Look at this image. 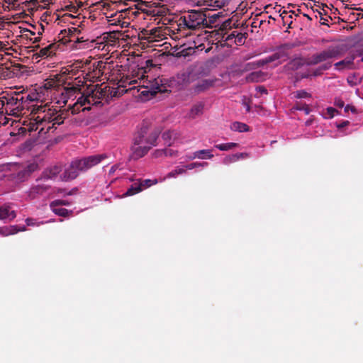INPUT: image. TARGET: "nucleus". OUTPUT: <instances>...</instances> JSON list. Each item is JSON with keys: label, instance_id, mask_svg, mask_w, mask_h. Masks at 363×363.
Here are the masks:
<instances>
[{"label": "nucleus", "instance_id": "nucleus-1", "mask_svg": "<svg viewBox=\"0 0 363 363\" xmlns=\"http://www.w3.org/2000/svg\"><path fill=\"white\" fill-rule=\"evenodd\" d=\"M160 133V127L155 125L149 120H144L133 137V145L131 147L133 156L135 158L145 156L153 146L157 145Z\"/></svg>", "mask_w": 363, "mask_h": 363}, {"label": "nucleus", "instance_id": "nucleus-2", "mask_svg": "<svg viewBox=\"0 0 363 363\" xmlns=\"http://www.w3.org/2000/svg\"><path fill=\"white\" fill-rule=\"evenodd\" d=\"M106 158L104 154L91 155L81 159L74 160L61 176L64 181H69L76 179L80 172H86L91 167L99 164Z\"/></svg>", "mask_w": 363, "mask_h": 363}, {"label": "nucleus", "instance_id": "nucleus-3", "mask_svg": "<svg viewBox=\"0 0 363 363\" xmlns=\"http://www.w3.org/2000/svg\"><path fill=\"white\" fill-rule=\"evenodd\" d=\"M208 23L206 16L203 12L191 10L179 18L178 26L181 31L185 30L196 31L208 27Z\"/></svg>", "mask_w": 363, "mask_h": 363}, {"label": "nucleus", "instance_id": "nucleus-4", "mask_svg": "<svg viewBox=\"0 0 363 363\" xmlns=\"http://www.w3.org/2000/svg\"><path fill=\"white\" fill-rule=\"evenodd\" d=\"M102 69H91V72H89L87 73L88 78L90 81L92 82H101L104 80L103 74L104 72H101ZM106 79L107 80H110L111 82H113V84H117L118 87L114 88L111 87V92L109 93L110 97H119L122 96L124 93H126L128 90L133 89V88L125 89L126 84H128L129 85L136 82L135 80L130 81L129 78L126 77L125 79H123V77H121L120 79H113L111 78L110 79L109 77H104V79ZM135 87H133L134 89Z\"/></svg>", "mask_w": 363, "mask_h": 363}, {"label": "nucleus", "instance_id": "nucleus-5", "mask_svg": "<svg viewBox=\"0 0 363 363\" xmlns=\"http://www.w3.org/2000/svg\"><path fill=\"white\" fill-rule=\"evenodd\" d=\"M69 73L70 72L69 69H65V72L60 74L50 75L45 80L43 85L39 86L38 88L35 89L38 93L40 101L43 102L46 100V98L49 95V91L52 89L65 84L67 80V74Z\"/></svg>", "mask_w": 363, "mask_h": 363}, {"label": "nucleus", "instance_id": "nucleus-6", "mask_svg": "<svg viewBox=\"0 0 363 363\" xmlns=\"http://www.w3.org/2000/svg\"><path fill=\"white\" fill-rule=\"evenodd\" d=\"M288 59L287 54L285 50L279 49L272 55L264 58L253 60L246 65L245 68H255V67H277Z\"/></svg>", "mask_w": 363, "mask_h": 363}, {"label": "nucleus", "instance_id": "nucleus-7", "mask_svg": "<svg viewBox=\"0 0 363 363\" xmlns=\"http://www.w3.org/2000/svg\"><path fill=\"white\" fill-rule=\"evenodd\" d=\"M147 78L148 76L142 75L143 85H140V88L138 89V91H140L142 95L146 96L147 93L150 92L151 95L153 96L157 92H165L167 91L166 87L167 80L165 79L157 77L148 80Z\"/></svg>", "mask_w": 363, "mask_h": 363}, {"label": "nucleus", "instance_id": "nucleus-8", "mask_svg": "<svg viewBox=\"0 0 363 363\" xmlns=\"http://www.w3.org/2000/svg\"><path fill=\"white\" fill-rule=\"evenodd\" d=\"M340 51L336 47L330 46L328 49L320 52L315 53L308 57L307 63L315 65L338 56Z\"/></svg>", "mask_w": 363, "mask_h": 363}, {"label": "nucleus", "instance_id": "nucleus-9", "mask_svg": "<svg viewBox=\"0 0 363 363\" xmlns=\"http://www.w3.org/2000/svg\"><path fill=\"white\" fill-rule=\"evenodd\" d=\"M38 164L35 163H30L22 169L18 170L17 172L11 173L7 175L9 179L12 180L16 183L22 182L28 179L30 174L36 171Z\"/></svg>", "mask_w": 363, "mask_h": 363}, {"label": "nucleus", "instance_id": "nucleus-10", "mask_svg": "<svg viewBox=\"0 0 363 363\" xmlns=\"http://www.w3.org/2000/svg\"><path fill=\"white\" fill-rule=\"evenodd\" d=\"M35 182L36 184H33L27 191V196L30 199L38 198L47 192L51 187L44 180H39V177L36 179Z\"/></svg>", "mask_w": 363, "mask_h": 363}, {"label": "nucleus", "instance_id": "nucleus-11", "mask_svg": "<svg viewBox=\"0 0 363 363\" xmlns=\"http://www.w3.org/2000/svg\"><path fill=\"white\" fill-rule=\"evenodd\" d=\"M61 165H53L45 169L41 175L39 177V180H44L47 182L49 180H54L57 175L62 172Z\"/></svg>", "mask_w": 363, "mask_h": 363}, {"label": "nucleus", "instance_id": "nucleus-12", "mask_svg": "<svg viewBox=\"0 0 363 363\" xmlns=\"http://www.w3.org/2000/svg\"><path fill=\"white\" fill-rule=\"evenodd\" d=\"M92 91L94 93L95 96H97V99L99 100L101 99H106V101H108L109 99H112L110 97L109 94V93L111 92V87L106 85L104 83L96 84L94 89Z\"/></svg>", "mask_w": 363, "mask_h": 363}, {"label": "nucleus", "instance_id": "nucleus-13", "mask_svg": "<svg viewBox=\"0 0 363 363\" xmlns=\"http://www.w3.org/2000/svg\"><path fill=\"white\" fill-rule=\"evenodd\" d=\"M90 104V96L87 94H83L80 97L78 98L76 103L72 108V113L76 114L79 112L80 108H82V111H89L91 109L90 106H85L86 104Z\"/></svg>", "mask_w": 363, "mask_h": 363}, {"label": "nucleus", "instance_id": "nucleus-14", "mask_svg": "<svg viewBox=\"0 0 363 363\" xmlns=\"http://www.w3.org/2000/svg\"><path fill=\"white\" fill-rule=\"evenodd\" d=\"M323 74L321 69H303V72H297L294 77V83H297L303 79H311L313 77L320 76Z\"/></svg>", "mask_w": 363, "mask_h": 363}, {"label": "nucleus", "instance_id": "nucleus-15", "mask_svg": "<svg viewBox=\"0 0 363 363\" xmlns=\"http://www.w3.org/2000/svg\"><path fill=\"white\" fill-rule=\"evenodd\" d=\"M269 77L270 74L259 69L249 74L246 77V80L248 82H262L269 79Z\"/></svg>", "mask_w": 363, "mask_h": 363}, {"label": "nucleus", "instance_id": "nucleus-16", "mask_svg": "<svg viewBox=\"0 0 363 363\" xmlns=\"http://www.w3.org/2000/svg\"><path fill=\"white\" fill-rule=\"evenodd\" d=\"M196 69H182L177 75L179 83H190L195 80L194 73Z\"/></svg>", "mask_w": 363, "mask_h": 363}, {"label": "nucleus", "instance_id": "nucleus-17", "mask_svg": "<svg viewBox=\"0 0 363 363\" xmlns=\"http://www.w3.org/2000/svg\"><path fill=\"white\" fill-rule=\"evenodd\" d=\"M16 216V212L10 205L4 204L0 207V220L9 219L11 220L14 219Z\"/></svg>", "mask_w": 363, "mask_h": 363}, {"label": "nucleus", "instance_id": "nucleus-18", "mask_svg": "<svg viewBox=\"0 0 363 363\" xmlns=\"http://www.w3.org/2000/svg\"><path fill=\"white\" fill-rule=\"evenodd\" d=\"M19 94H20V92H16V91L13 92L11 95L7 94L6 96H3L1 97V99H5L7 106H17V108H18L19 106H18V96L19 95Z\"/></svg>", "mask_w": 363, "mask_h": 363}, {"label": "nucleus", "instance_id": "nucleus-19", "mask_svg": "<svg viewBox=\"0 0 363 363\" xmlns=\"http://www.w3.org/2000/svg\"><path fill=\"white\" fill-rule=\"evenodd\" d=\"M213 157V155L211 153V150H201L196 151L193 153V156L190 157L191 160H194L195 158L205 160V159H211Z\"/></svg>", "mask_w": 363, "mask_h": 363}, {"label": "nucleus", "instance_id": "nucleus-20", "mask_svg": "<svg viewBox=\"0 0 363 363\" xmlns=\"http://www.w3.org/2000/svg\"><path fill=\"white\" fill-rule=\"evenodd\" d=\"M245 38H246V37L245 36L244 34L234 31L228 35L226 40H228V41L234 40L235 43H236L238 45H242L245 43Z\"/></svg>", "mask_w": 363, "mask_h": 363}, {"label": "nucleus", "instance_id": "nucleus-21", "mask_svg": "<svg viewBox=\"0 0 363 363\" xmlns=\"http://www.w3.org/2000/svg\"><path fill=\"white\" fill-rule=\"evenodd\" d=\"M213 81L212 80H208L205 79L201 81V82H199L197 85L195 87V91L196 92H201L203 91L204 90L207 89L210 86H213Z\"/></svg>", "mask_w": 363, "mask_h": 363}, {"label": "nucleus", "instance_id": "nucleus-22", "mask_svg": "<svg viewBox=\"0 0 363 363\" xmlns=\"http://www.w3.org/2000/svg\"><path fill=\"white\" fill-rule=\"evenodd\" d=\"M52 211L56 214L62 217H67L72 213L71 211H69L66 208L58 206L57 205H55L53 206H50Z\"/></svg>", "mask_w": 363, "mask_h": 363}, {"label": "nucleus", "instance_id": "nucleus-23", "mask_svg": "<svg viewBox=\"0 0 363 363\" xmlns=\"http://www.w3.org/2000/svg\"><path fill=\"white\" fill-rule=\"evenodd\" d=\"M231 130L238 132H247L249 130V126L243 123L234 122L230 125Z\"/></svg>", "mask_w": 363, "mask_h": 363}, {"label": "nucleus", "instance_id": "nucleus-24", "mask_svg": "<svg viewBox=\"0 0 363 363\" xmlns=\"http://www.w3.org/2000/svg\"><path fill=\"white\" fill-rule=\"evenodd\" d=\"M176 133L172 130H168L163 133L162 138L164 140L165 144L169 146L172 145V138H176Z\"/></svg>", "mask_w": 363, "mask_h": 363}, {"label": "nucleus", "instance_id": "nucleus-25", "mask_svg": "<svg viewBox=\"0 0 363 363\" xmlns=\"http://www.w3.org/2000/svg\"><path fill=\"white\" fill-rule=\"evenodd\" d=\"M141 191V186H139L138 182L136 183L133 184L127 190V191L125 193V196H130L135 195Z\"/></svg>", "mask_w": 363, "mask_h": 363}, {"label": "nucleus", "instance_id": "nucleus-26", "mask_svg": "<svg viewBox=\"0 0 363 363\" xmlns=\"http://www.w3.org/2000/svg\"><path fill=\"white\" fill-rule=\"evenodd\" d=\"M203 105L202 104H197L194 105L190 111V117L194 118L196 116L202 114Z\"/></svg>", "mask_w": 363, "mask_h": 363}, {"label": "nucleus", "instance_id": "nucleus-27", "mask_svg": "<svg viewBox=\"0 0 363 363\" xmlns=\"http://www.w3.org/2000/svg\"><path fill=\"white\" fill-rule=\"evenodd\" d=\"M238 146V144L236 143H228L216 145L215 147L221 151H227V150H231L233 148L237 147Z\"/></svg>", "mask_w": 363, "mask_h": 363}, {"label": "nucleus", "instance_id": "nucleus-28", "mask_svg": "<svg viewBox=\"0 0 363 363\" xmlns=\"http://www.w3.org/2000/svg\"><path fill=\"white\" fill-rule=\"evenodd\" d=\"M208 3V6L222 8L224 7L228 3V0H205Z\"/></svg>", "mask_w": 363, "mask_h": 363}, {"label": "nucleus", "instance_id": "nucleus-29", "mask_svg": "<svg viewBox=\"0 0 363 363\" xmlns=\"http://www.w3.org/2000/svg\"><path fill=\"white\" fill-rule=\"evenodd\" d=\"M138 184H139V186H141V191H143V189H145L154 184H156L157 183V179H154V180H152V179H144V180H142V179H138Z\"/></svg>", "mask_w": 363, "mask_h": 363}, {"label": "nucleus", "instance_id": "nucleus-30", "mask_svg": "<svg viewBox=\"0 0 363 363\" xmlns=\"http://www.w3.org/2000/svg\"><path fill=\"white\" fill-rule=\"evenodd\" d=\"M18 231L16 226L4 227L0 228V233L4 235L15 234Z\"/></svg>", "mask_w": 363, "mask_h": 363}, {"label": "nucleus", "instance_id": "nucleus-31", "mask_svg": "<svg viewBox=\"0 0 363 363\" xmlns=\"http://www.w3.org/2000/svg\"><path fill=\"white\" fill-rule=\"evenodd\" d=\"M363 79V77L359 76V74H354L352 76H349L347 77V82L351 86H354L360 83Z\"/></svg>", "mask_w": 363, "mask_h": 363}, {"label": "nucleus", "instance_id": "nucleus-32", "mask_svg": "<svg viewBox=\"0 0 363 363\" xmlns=\"http://www.w3.org/2000/svg\"><path fill=\"white\" fill-rule=\"evenodd\" d=\"M294 108L298 111H303L305 114L306 115L309 114L311 112V109L308 107V106L306 104H303L301 102L296 103Z\"/></svg>", "mask_w": 363, "mask_h": 363}, {"label": "nucleus", "instance_id": "nucleus-33", "mask_svg": "<svg viewBox=\"0 0 363 363\" xmlns=\"http://www.w3.org/2000/svg\"><path fill=\"white\" fill-rule=\"evenodd\" d=\"M87 96H90V104H88V105L98 106L101 104V101L97 99V96H95L92 90L87 94Z\"/></svg>", "mask_w": 363, "mask_h": 363}, {"label": "nucleus", "instance_id": "nucleus-34", "mask_svg": "<svg viewBox=\"0 0 363 363\" xmlns=\"http://www.w3.org/2000/svg\"><path fill=\"white\" fill-rule=\"evenodd\" d=\"M294 97L296 99L310 98L311 97V94L305 90H298L294 92Z\"/></svg>", "mask_w": 363, "mask_h": 363}, {"label": "nucleus", "instance_id": "nucleus-35", "mask_svg": "<svg viewBox=\"0 0 363 363\" xmlns=\"http://www.w3.org/2000/svg\"><path fill=\"white\" fill-rule=\"evenodd\" d=\"M208 162H192L185 166L186 169H193L194 168L200 167H206L208 166Z\"/></svg>", "mask_w": 363, "mask_h": 363}, {"label": "nucleus", "instance_id": "nucleus-36", "mask_svg": "<svg viewBox=\"0 0 363 363\" xmlns=\"http://www.w3.org/2000/svg\"><path fill=\"white\" fill-rule=\"evenodd\" d=\"M354 60V55H352V56L347 57V58H345L343 60L336 62L335 64V66H340V65H349L353 62Z\"/></svg>", "mask_w": 363, "mask_h": 363}, {"label": "nucleus", "instance_id": "nucleus-37", "mask_svg": "<svg viewBox=\"0 0 363 363\" xmlns=\"http://www.w3.org/2000/svg\"><path fill=\"white\" fill-rule=\"evenodd\" d=\"M185 172H186V169L185 168L177 167L175 169L172 170V172H170L168 174V177H174L177 174H183Z\"/></svg>", "mask_w": 363, "mask_h": 363}, {"label": "nucleus", "instance_id": "nucleus-38", "mask_svg": "<svg viewBox=\"0 0 363 363\" xmlns=\"http://www.w3.org/2000/svg\"><path fill=\"white\" fill-rule=\"evenodd\" d=\"M70 203H71L69 201H68L67 200L57 199V200H55V201H52L50 203V206L57 205L58 206L61 207L62 206H69Z\"/></svg>", "mask_w": 363, "mask_h": 363}, {"label": "nucleus", "instance_id": "nucleus-39", "mask_svg": "<svg viewBox=\"0 0 363 363\" xmlns=\"http://www.w3.org/2000/svg\"><path fill=\"white\" fill-rule=\"evenodd\" d=\"M63 33L67 34V35L70 38L74 37V35L77 33H79L81 31L77 28H69L67 30H64Z\"/></svg>", "mask_w": 363, "mask_h": 363}, {"label": "nucleus", "instance_id": "nucleus-40", "mask_svg": "<svg viewBox=\"0 0 363 363\" xmlns=\"http://www.w3.org/2000/svg\"><path fill=\"white\" fill-rule=\"evenodd\" d=\"M54 45H50L44 48H42L40 51L42 56H49L52 54V51L50 50L54 47Z\"/></svg>", "mask_w": 363, "mask_h": 363}, {"label": "nucleus", "instance_id": "nucleus-41", "mask_svg": "<svg viewBox=\"0 0 363 363\" xmlns=\"http://www.w3.org/2000/svg\"><path fill=\"white\" fill-rule=\"evenodd\" d=\"M26 101H40L38 99V95L35 89L33 91H31L29 94H28L26 97Z\"/></svg>", "mask_w": 363, "mask_h": 363}, {"label": "nucleus", "instance_id": "nucleus-42", "mask_svg": "<svg viewBox=\"0 0 363 363\" xmlns=\"http://www.w3.org/2000/svg\"><path fill=\"white\" fill-rule=\"evenodd\" d=\"M236 161H238V157L235 155V154H233L225 157V159L223 160V163L225 164H228Z\"/></svg>", "mask_w": 363, "mask_h": 363}, {"label": "nucleus", "instance_id": "nucleus-43", "mask_svg": "<svg viewBox=\"0 0 363 363\" xmlns=\"http://www.w3.org/2000/svg\"><path fill=\"white\" fill-rule=\"evenodd\" d=\"M316 12L319 15L320 23L323 25H328V23H327L328 21V18L324 17L323 13L320 11H318V10H316Z\"/></svg>", "mask_w": 363, "mask_h": 363}, {"label": "nucleus", "instance_id": "nucleus-44", "mask_svg": "<svg viewBox=\"0 0 363 363\" xmlns=\"http://www.w3.org/2000/svg\"><path fill=\"white\" fill-rule=\"evenodd\" d=\"M235 155L238 157V160L240 159H245L250 157V155L247 152L236 153Z\"/></svg>", "mask_w": 363, "mask_h": 363}, {"label": "nucleus", "instance_id": "nucleus-45", "mask_svg": "<svg viewBox=\"0 0 363 363\" xmlns=\"http://www.w3.org/2000/svg\"><path fill=\"white\" fill-rule=\"evenodd\" d=\"M335 112H337V110L333 107H328L327 108V113L329 115L330 118H333Z\"/></svg>", "mask_w": 363, "mask_h": 363}, {"label": "nucleus", "instance_id": "nucleus-46", "mask_svg": "<svg viewBox=\"0 0 363 363\" xmlns=\"http://www.w3.org/2000/svg\"><path fill=\"white\" fill-rule=\"evenodd\" d=\"M335 105L337 107L342 108L345 106V103L342 99H336L335 100Z\"/></svg>", "mask_w": 363, "mask_h": 363}, {"label": "nucleus", "instance_id": "nucleus-47", "mask_svg": "<svg viewBox=\"0 0 363 363\" xmlns=\"http://www.w3.org/2000/svg\"><path fill=\"white\" fill-rule=\"evenodd\" d=\"M349 111H351L352 113H356V108L353 106L347 105L345 107V112L347 113Z\"/></svg>", "mask_w": 363, "mask_h": 363}, {"label": "nucleus", "instance_id": "nucleus-48", "mask_svg": "<svg viewBox=\"0 0 363 363\" xmlns=\"http://www.w3.org/2000/svg\"><path fill=\"white\" fill-rule=\"evenodd\" d=\"M53 121H54V124H58V125H60L61 123H63V118L62 117H60L59 116L55 117L54 119H53Z\"/></svg>", "mask_w": 363, "mask_h": 363}, {"label": "nucleus", "instance_id": "nucleus-49", "mask_svg": "<svg viewBox=\"0 0 363 363\" xmlns=\"http://www.w3.org/2000/svg\"><path fill=\"white\" fill-rule=\"evenodd\" d=\"M257 91L258 92H259L261 94H267V90L264 86H257Z\"/></svg>", "mask_w": 363, "mask_h": 363}, {"label": "nucleus", "instance_id": "nucleus-50", "mask_svg": "<svg viewBox=\"0 0 363 363\" xmlns=\"http://www.w3.org/2000/svg\"><path fill=\"white\" fill-rule=\"evenodd\" d=\"M38 128V123H35V124H30V126L29 128V131H35L37 130Z\"/></svg>", "mask_w": 363, "mask_h": 363}, {"label": "nucleus", "instance_id": "nucleus-51", "mask_svg": "<svg viewBox=\"0 0 363 363\" xmlns=\"http://www.w3.org/2000/svg\"><path fill=\"white\" fill-rule=\"evenodd\" d=\"M349 123H350V122L348 121H343L342 123L337 125V128H344L346 125H347Z\"/></svg>", "mask_w": 363, "mask_h": 363}, {"label": "nucleus", "instance_id": "nucleus-52", "mask_svg": "<svg viewBox=\"0 0 363 363\" xmlns=\"http://www.w3.org/2000/svg\"><path fill=\"white\" fill-rule=\"evenodd\" d=\"M98 63L96 68H106V66L104 65V62L102 61H97Z\"/></svg>", "mask_w": 363, "mask_h": 363}, {"label": "nucleus", "instance_id": "nucleus-53", "mask_svg": "<svg viewBox=\"0 0 363 363\" xmlns=\"http://www.w3.org/2000/svg\"><path fill=\"white\" fill-rule=\"evenodd\" d=\"M0 71H4V69H0ZM6 77H11V73L9 74H7L5 75L4 72H0V79L6 78Z\"/></svg>", "mask_w": 363, "mask_h": 363}, {"label": "nucleus", "instance_id": "nucleus-54", "mask_svg": "<svg viewBox=\"0 0 363 363\" xmlns=\"http://www.w3.org/2000/svg\"><path fill=\"white\" fill-rule=\"evenodd\" d=\"M44 30H45L44 26L40 24V30H38V35H42L43 32H44Z\"/></svg>", "mask_w": 363, "mask_h": 363}, {"label": "nucleus", "instance_id": "nucleus-55", "mask_svg": "<svg viewBox=\"0 0 363 363\" xmlns=\"http://www.w3.org/2000/svg\"><path fill=\"white\" fill-rule=\"evenodd\" d=\"M244 105L246 107V111L250 112V106L248 104L244 103Z\"/></svg>", "mask_w": 363, "mask_h": 363}, {"label": "nucleus", "instance_id": "nucleus-56", "mask_svg": "<svg viewBox=\"0 0 363 363\" xmlns=\"http://www.w3.org/2000/svg\"><path fill=\"white\" fill-rule=\"evenodd\" d=\"M5 99H2L0 101V108H2L3 106H4V104H5V101H4Z\"/></svg>", "mask_w": 363, "mask_h": 363}, {"label": "nucleus", "instance_id": "nucleus-57", "mask_svg": "<svg viewBox=\"0 0 363 363\" xmlns=\"http://www.w3.org/2000/svg\"><path fill=\"white\" fill-rule=\"evenodd\" d=\"M5 99H2L0 101V108H2L3 106H4V104H5V101H4Z\"/></svg>", "mask_w": 363, "mask_h": 363}, {"label": "nucleus", "instance_id": "nucleus-58", "mask_svg": "<svg viewBox=\"0 0 363 363\" xmlns=\"http://www.w3.org/2000/svg\"><path fill=\"white\" fill-rule=\"evenodd\" d=\"M82 42H84V40H83V38H77L76 43H82Z\"/></svg>", "mask_w": 363, "mask_h": 363}, {"label": "nucleus", "instance_id": "nucleus-59", "mask_svg": "<svg viewBox=\"0 0 363 363\" xmlns=\"http://www.w3.org/2000/svg\"><path fill=\"white\" fill-rule=\"evenodd\" d=\"M24 101V97L21 96V98H18V103L21 102V104Z\"/></svg>", "mask_w": 363, "mask_h": 363}, {"label": "nucleus", "instance_id": "nucleus-60", "mask_svg": "<svg viewBox=\"0 0 363 363\" xmlns=\"http://www.w3.org/2000/svg\"><path fill=\"white\" fill-rule=\"evenodd\" d=\"M76 190L74 189H72V191H69L68 193H66V194L67 195H72L74 194V191H75Z\"/></svg>", "mask_w": 363, "mask_h": 363}, {"label": "nucleus", "instance_id": "nucleus-61", "mask_svg": "<svg viewBox=\"0 0 363 363\" xmlns=\"http://www.w3.org/2000/svg\"><path fill=\"white\" fill-rule=\"evenodd\" d=\"M43 107H42V106H39V107H38V108H37V112H38V111H43V112H44V111H45V110H43Z\"/></svg>", "mask_w": 363, "mask_h": 363}, {"label": "nucleus", "instance_id": "nucleus-62", "mask_svg": "<svg viewBox=\"0 0 363 363\" xmlns=\"http://www.w3.org/2000/svg\"><path fill=\"white\" fill-rule=\"evenodd\" d=\"M16 68H19V69H21V68H27L26 67H25L24 65H18Z\"/></svg>", "mask_w": 363, "mask_h": 363}, {"label": "nucleus", "instance_id": "nucleus-63", "mask_svg": "<svg viewBox=\"0 0 363 363\" xmlns=\"http://www.w3.org/2000/svg\"><path fill=\"white\" fill-rule=\"evenodd\" d=\"M40 41V38H35L33 40V43H37V42H39Z\"/></svg>", "mask_w": 363, "mask_h": 363}, {"label": "nucleus", "instance_id": "nucleus-64", "mask_svg": "<svg viewBox=\"0 0 363 363\" xmlns=\"http://www.w3.org/2000/svg\"><path fill=\"white\" fill-rule=\"evenodd\" d=\"M303 16H304L305 17H306V18H308V20H310V21H311V20H312V18H311L308 14H303Z\"/></svg>", "mask_w": 363, "mask_h": 363}]
</instances>
